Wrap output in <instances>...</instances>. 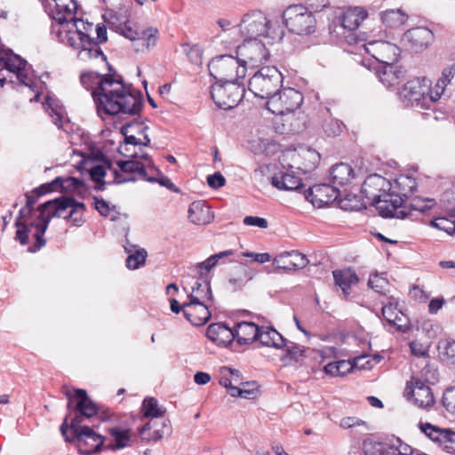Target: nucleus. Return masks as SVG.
Segmentation results:
<instances>
[{"label":"nucleus","instance_id":"nucleus-1","mask_svg":"<svg viewBox=\"0 0 455 455\" xmlns=\"http://www.w3.org/2000/svg\"><path fill=\"white\" fill-rule=\"evenodd\" d=\"M92 96L98 115L105 116H134L139 114L142 106L140 95L132 92L121 80L110 76L100 79Z\"/></svg>","mask_w":455,"mask_h":455},{"label":"nucleus","instance_id":"nucleus-2","mask_svg":"<svg viewBox=\"0 0 455 455\" xmlns=\"http://www.w3.org/2000/svg\"><path fill=\"white\" fill-rule=\"evenodd\" d=\"M67 395L69 399H76V409L78 414L70 423L74 438H69L67 435L68 426L66 421L60 427L62 435L67 442L76 439L78 451L82 455H91L100 451L104 443V437L92 427L82 425L84 418L90 419L97 414L96 404L87 396L86 391L84 389L74 390V395L70 392H67Z\"/></svg>","mask_w":455,"mask_h":455},{"label":"nucleus","instance_id":"nucleus-3","mask_svg":"<svg viewBox=\"0 0 455 455\" xmlns=\"http://www.w3.org/2000/svg\"><path fill=\"white\" fill-rule=\"evenodd\" d=\"M362 193L382 217L407 218L408 213L402 206L401 197L395 195L392 183L386 178L378 174L370 175L362 186Z\"/></svg>","mask_w":455,"mask_h":455},{"label":"nucleus","instance_id":"nucleus-4","mask_svg":"<svg viewBox=\"0 0 455 455\" xmlns=\"http://www.w3.org/2000/svg\"><path fill=\"white\" fill-rule=\"evenodd\" d=\"M0 86L9 80L11 83L19 82L26 89L35 92L30 101H38L43 93L44 85L35 81L30 65L8 49L0 47Z\"/></svg>","mask_w":455,"mask_h":455},{"label":"nucleus","instance_id":"nucleus-5","mask_svg":"<svg viewBox=\"0 0 455 455\" xmlns=\"http://www.w3.org/2000/svg\"><path fill=\"white\" fill-rule=\"evenodd\" d=\"M243 40L269 38L272 42L282 41L284 32L277 21H273L261 11H251L242 17L239 24L233 28Z\"/></svg>","mask_w":455,"mask_h":455},{"label":"nucleus","instance_id":"nucleus-6","mask_svg":"<svg viewBox=\"0 0 455 455\" xmlns=\"http://www.w3.org/2000/svg\"><path fill=\"white\" fill-rule=\"evenodd\" d=\"M303 102L302 94L291 87L283 88L272 94L267 100V108L274 115L287 116L285 122L289 123L288 131L291 132H299L304 127V116L300 113L295 117V111L301 106Z\"/></svg>","mask_w":455,"mask_h":455},{"label":"nucleus","instance_id":"nucleus-7","mask_svg":"<svg viewBox=\"0 0 455 455\" xmlns=\"http://www.w3.org/2000/svg\"><path fill=\"white\" fill-rule=\"evenodd\" d=\"M400 100L406 106L415 109H429L440 100L433 82L427 76L411 79L403 85L398 92Z\"/></svg>","mask_w":455,"mask_h":455},{"label":"nucleus","instance_id":"nucleus-8","mask_svg":"<svg viewBox=\"0 0 455 455\" xmlns=\"http://www.w3.org/2000/svg\"><path fill=\"white\" fill-rule=\"evenodd\" d=\"M93 29L92 23L77 17L55 21L52 24V32L57 36L60 42L75 50L80 49L81 45L92 36Z\"/></svg>","mask_w":455,"mask_h":455},{"label":"nucleus","instance_id":"nucleus-9","mask_svg":"<svg viewBox=\"0 0 455 455\" xmlns=\"http://www.w3.org/2000/svg\"><path fill=\"white\" fill-rule=\"evenodd\" d=\"M119 33L130 40L132 50L139 54L151 52L159 40V31L154 27H141L126 22L119 27Z\"/></svg>","mask_w":455,"mask_h":455},{"label":"nucleus","instance_id":"nucleus-10","mask_svg":"<svg viewBox=\"0 0 455 455\" xmlns=\"http://www.w3.org/2000/svg\"><path fill=\"white\" fill-rule=\"evenodd\" d=\"M383 31L379 27L378 29L373 28L371 32L364 33L363 38L360 39L361 41H364L363 48L379 62L393 64L398 60L400 49L395 44L376 39V37H381Z\"/></svg>","mask_w":455,"mask_h":455},{"label":"nucleus","instance_id":"nucleus-11","mask_svg":"<svg viewBox=\"0 0 455 455\" xmlns=\"http://www.w3.org/2000/svg\"><path fill=\"white\" fill-rule=\"evenodd\" d=\"M209 71L216 84L238 83L244 78L246 68L239 59L231 55H221L214 58L208 65Z\"/></svg>","mask_w":455,"mask_h":455},{"label":"nucleus","instance_id":"nucleus-12","mask_svg":"<svg viewBox=\"0 0 455 455\" xmlns=\"http://www.w3.org/2000/svg\"><path fill=\"white\" fill-rule=\"evenodd\" d=\"M283 17L288 30L295 35L307 36L315 31V17L307 7L302 4L287 7Z\"/></svg>","mask_w":455,"mask_h":455},{"label":"nucleus","instance_id":"nucleus-13","mask_svg":"<svg viewBox=\"0 0 455 455\" xmlns=\"http://www.w3.org/2000/svg\"><path fill=\"white\" fill-rule=\"evenodd\" d=\"M282 73L275 67L267 66L260 68L249 80V90L261 99L275 93L282 85Z\"/></svg>","mask_w":455,"mask_h":455},{"label":"nucleus","instance_id":"nucleus-14","mask_svg":"<svg viewBox=\"0 0 455 455\" xmlns=\"http://www.w3.org/2000/svg\"><path fill=\"white\" fill-rule=\"evenodd\" d=\"M280 162L283 168L299 170L304 173L313 171L320 162V155L313 148L299 147L282 153Z\"/></svg>","mask_w":455,"mask_h":455},{"label":"nucleus","instance_id":"nucleus-15","mask_svg":"<svg viewBox=\"0 0 455 455\" xmlns=\"http://www.w3.org/2000/svg\"><path fill=\"white\" fill-rule=\"evenodd\" d=\"M128 157L132 159L127 161H118L116 163L118 170H113L115 175L114 180L116 183H124L134 180L132 178L124 177L122 173L133 174L138 173L142 179L152 181L148 178L147 169H155V165L147 154H139L138 152H131Z\"/></svg>","mask_w":455,"mask_h":455},{"label":"nucleus","instance_id":"nucleus-16","mask_svg":"<svg viewBox=\"0 0 455 455\" xmlns=\"http://www.w3.org/2000/svg\"><path fill=\"white\" fill-rule=\"evenodd\" d=\"M67 198L68 197H63L61 199L48 201L38 207V220L36 221L35 223H30V225L32 227H35L36 229V232L35 233L34 236L36 240V245L38 247L44 245L45 242L42 238V236L45 233L51 219L53 217L63 219L67 218Z\"/></svg>","mask_w":455,"mask_h":455},{"label":"nucleus","instance_id":"nucleus-17","mask_svg":"<svg viewBox=\"0 0 455 455\" xmlns=\"http://www.w3.org/2000/svg\"><path fill=\"white\" fill-rule=\"evenodd\" d=\"M237 53L242 65L246 69L258 68L269 58V52L266 45L258 39L243 40L237 48Z\"/></svg>","mask_w":455,"mask_h":455},{"label":"nucleus","instance_id":"nucleus-18","mask_svg":"<svg viewBox=\"0 0 455 455\" xmlns=\"http://www.w3.org/2000/svg\"><path fill=\"white\" fill-rule=\"evenodd\" d=\"M243 86L239 83L216 84L212 89V98L215 104L223 109H231L242 100Z\"/></svg>","mask_w":455,"mask_h":455},{"label":"nucleus","instance_id":"nucleus-19","mask_svg":"<svg viewBox=\"0 0 455 455\" xmlns=\"http://www.w3.org/2000/svg\"><path fill=\"white\" fill-rule=\"evenodd\" d=\"M434 40V32L427 27L410 28L402 36V44L416 52L427 49Z\"/></svg>","mask_w":455,"mask_h":455},{"label":"nucleus","instance_id":"nucleus-20","mask_svg":"<svg viewBox=\"0 0 455 455\" xmlns=\"http://www.w3.org/2000/svg\"><path fill=\"white\" fill-rule=\"evenodd\" d=\"M419 427L429 439L438 443L443 450L455 455V431L430 423H419Z\"/></svg>","mask_w":455,"mask_h":455},{"label":"nucleus","instance_id":"nucleus-21","mask_svg":"<svg viewBox=\"0 0 455 455\" xmlns=\"http://www.w3.org/2000/svg\"><path fill=\"white\" fill-rule=\"evenodd\" d=\"M145 130L146 127L139 124L124 125L122 127V133L124 136V141L118 148L120 154L129 156V146H148L150 139L145 132Z\"/></svg>","mask_w":455,"mask_h":455},{"label":"nucleus","instance_id":"nucleus-22","mask_svg":"<svg viewBox=\"0 0 455 455\" xmlns=\"http://www.w3.org/2000/svg\"><path fill=\"white\" fill-rule=\"evenodd\" d=\"M304 195L314 206L320 208L336 200L339 193L333 185L319 184L309 188Z\"/></svg>","mask_w":455,"mask_h":455},{"label":"nucleus","instance_id":"nucleus-23","mask_svg":"<svg viewBox=\"0 0 455 455\" xmlns=\"http://www.w3.org/2000/svg\"><path fill=\"white\" fill-rule=\"evenodd\" d=\"M57 188H60L61 191L65 193L77 196H83L87 190L84 180L74 177L56 178L52 182L42 187L40 189H44L43 193H44L55 190Z\"/></svg>","mask_w":455,"mask_h":455},{"label":"nucleus","instance_id":"nucleus-24","mask_svg":"<svg viewBox=\"0 0 455 455\" xmlns=\"http://www.w3.org/2000/svg\"><path fill=\"white\" fill-rule=\"evenodd\" d=\"M407 396L420 408H429L435 403L434 395L428 385H417L410 381L405 389Z\"/></svg>","mask_w":455,"mask_h":455},{"label":"nucleus","instance_id":"nucleus-25","mask_svg":"<svg viewBox=\"0 0 455 455\" xmlns=\"http://www.w3.org/2000/svg\"><path fill=\"white\" fill-rule=\"evenodd\" d=\"M308 262L307 256L298 251H283L273 259V264L277 268L285 270L304 268Z\"/></svg>","mask_w":455,"mask_h":455},{"label":"nucleus","instance_id":"nucleus-26","mask_svg":"<svg viewBox=\"0 0 455 455\" xmlns=\"http://www.w3.org/2000/svg\"><path fill=\"white\" fill-rule=\"evenodd\" d=\"M212 314L205 303L196 301L185 302V318L194 326H202L209 322Z\"/></svg>","mask_w":455,"mask_h":455},{"label":"nucleus","instance_id":"nucleus-27","mask_svg":"<svg viewBox=\"0 0 455 455\" xmlns=\"http://www.w3.org/2000/svg\"><path fill=\"white\" fill-rule=\"evenodd\" d=\"M367 17L368 12L364 7L355 6L344 10L339 17V21L344 29L353 32Z\"/></svg>","mask_w":455,"mask_h":455},{"label":"nucleus","instance_id":"nucleus-28","mask_svg":"<svg viewBox=\"0 0 455 455\" xmlns=\"http://www.w3.org/2000/svg\"><path fill=\"white\" fill-rule=\"evenodd\" d=\"M188 219L195 225L204 226L210 224L213 220L214 215L205 202L195 201L188 207Z\"/></svg>","mask_w":455,"mask_h":455},{"label":"nucleus","instance_id":"nucleus-29","mask_svg":"<svg viewBox=\"0 0 455 455\" xmlns=\"http://www.w3.org/2000/svg\"><path fill=\"white\" fill-rule=\"evenodd\" d=\"M286 169V171H279L272 176V186L279 190L283 191L299 190L303 187L301 179L291 173L289 172L290 169Z\"/></svg>","mask_w":455,"mask_h":455},{"label":"nucleus","instance_id":"nucleus-30","mask_svg":"<svg viewBox=\"0 0 455 455\" xmlns=\"http://www.w3.org/2000/svg\"><path fill=\"white\" fill-rule=\"evenodd\" d=\"M168 420L163 418L150 419L140 429V434L142 439L157 441L164 435L170 433Z\"/></svg>","mask_w":455,"mask_h":455},{"label":"nucleus","instance_id":"nucleus-31","mask_svg":"<svg viewBox=\"0 0 455 455\" xmlns=\"http://www.w3.org/2000/svg\"><path fill=\"white\" fill-rule=\"evenodd\" d=\"M207 338L218 346H228L235 339L232 329L223 323H212L206 330Z\"/></svg>","mask_w":455,"mask_h":455},{"label":"nucleus","instance_id":"nucleus-32","mask_svg":"<svg viewBox=\"0 0 455 455\" xmlns=\"http://www.w3.org/2000/svg\"><path fill=\"white\" fill-rule=\"evenodd\" d=\"M383 317L397 330L404 331L408 328V320L405 315L397 308V303L392 298V301L384 304L382 307Z\"/></svg>","mask_w":455,"mask_h":455},{"label":"nucleus","instance_id":"nucleus-33","mask_svg":"<svg viewBox=\"0 0 455 455\" xmlns=\"http://www.w3.org/2000/svg\"><path fill=\"white\" fill-rule=\"evenodd\" d=\"M256 272L244 263H239L234 267L229 274L228 283L236 289L243 288L249 281L252 280Z\"/></svg>","mask_w":455,"mask_h":455},{"label":"nucleus","instance_id":"nucleus-34","mask_svg":"<svg viewBox=\"0 0 455 455\" xmlns=\"http://www.w3.org/2000/svg\"><path fill=\"white\" fill-rule=\"evenodd\" d=\"M259 327L251 322H241L235 325V339L240 345H248L257 340Z\"/></svg>","mask_w":455,"mask_h":455},{"label":"nucleus","instance_id":"nucleus-35","mask_svg":"<svg viewBox=\"0 0 455 455\" xmlns=\"http://www.w3.org/2000/svg\"><path fill=\"white\" fill-rule=\"evenodd\" d=\"M43 107L52 116L54 124L59 128H61L68 121L64 108L53 96L47 94L43 102Z\"/></svg>","mask_w":455,"mask_h":455},{"label":"nucleus","instance_id":"nucleus-36","mask_svg":"<svg viewBox=\"0 0 455 455\" xmlns=\"http://www.w3.org/2000/svg\"><path fill=\"white\" fill-rule=\"evenodd\" d=\"M257 340L263 346L283 349L285 346V339L272 327H259Z\"/></svg>","mask_w":455,"mask_h":455},{"label":"nucleus","instance_id":"nucleus-37","mask_svg":"<svg viewBox=\"0 0 455 455\" xmlns=\"http://www.w3.org/2000/svg\"><path fill=\"white\" fill-rule=\"evenodd\" d=\"M76 50L78 51L77 58L81 61L90 62L99 59L103 61L106 60L104 53L92 36L88 41H85V43L81 45L80 49Z\"/></svg>","mask_w":455,"mask_h":455},{"label":"nucleus","instance_id":"nucleus-38","mask_svg":"<svg viewBox=\"0 0 455 455\" xmlns=\"http://www.w3.org/2000/svg\"><path fill=\"white\" fill-rule=\"evenodd\" d=\"M392 185L394 187L395 195L401 197L402 206L404 207L405 212L409 215L410 212L407 211V205L403 204V202L405 197L414 192L417 186L415 179L408 175H401Z\"/></svg>","mask_w":455,"mask_h":455},{"label":"nucleus","instance_id":"nucleus-39","mask_svg":"<svg viewBox=\"0 0 455 455\" xmlns=\"http://www.w3.org/2000/svg\"><path fill=\"white\" fill-rule=\"evenodd\" d=\"M56 9L53 12V22L76 17L78 5L76 0H53Z\"/></svg>","mask_w":455,"mask_h":455},{"label":"nucleus","instance_id":"nucleus-40","mask_svg":"<svg viewBox=\"0 0 455 455\" xmlns=\"http://www.w3.org/2000/svg\"><path fill=\"white\" fill-rule=\"evenodd\" d=\"M379 81L387 87H392L400 83L404 77V70L392 64H385L378 73Z\"/></svg>","mask_w":455,"mask_h":455},{"label":"nucleus","instance_id":"nucleus-41","mask_svg":"<svg viewBox=\"0 0 455 455\" xmlns=\"http://www.w3.org/2000/svg\"><path fill=\"white\" fill-rule=\"evenodd\" d=\"M382 23L388 28H398L408 20V14L400 8L387 9L379 14Z\"/></svg>","mask_w":455,"mask_h":455},{"label":"nucleus","instance_id":"nucleus-42","mask_svg":"<svg viewBox=\"0 0 455 455\" xmlns=\"http://www.w3.org/2000/svg\"><path fill=\"white\" fill-rule=\"evenodd\" d=\"M354 177V170L347 164H336L331 171V178L334 187L347 185Z\"/></svg>","mask_w":455,"mask_h":455},{"label":"nucleus","instance_id":"nucleus-43","mask_svg":"<svg viewBox=\"0 0 455 455\" xmlns=\"http://www.w3.org/2000/svg\"><path fill=\"white\" fill-rule=\"evenodd\" d=\"M438 371L434 364L427 363L411 379V383L417 385H435L438 381Z\"/></svg>","mask_w":455,"mask_h":455},{"label":"nucleus","instance_id":"nucleus-44","mask_svg":"<svg viewBox=\"0 0 455 455\" xmlns=\"http://www.w3.org/2000/svg\"><path fill=\"white\" fill-rule=\"evenodd\" d=\"M124 249L128 253L126 266L130 269H138L145 264L147 251L144 249H138L135 245H125Z\"/></svg>","mask_w":455,"mask_h":455},{"label":"nucleus","instance_id":"nucleus-45","mask_svg":"<svg viewBox=\"0 0 455 455\" xmlns=\"http://www.w3.org/2000/svg\"><path fill=\"white\" fill-rule=\"evenodd\" d=\"M333 277L336 284L341 288L345 295H348V289L358 282L355 273L351 269L333 271Z\"/></svg>","mask_w":455,"mask_h":455},{"label":"nucleus","instance_id":"nucleus-46","mask_svg":"<svg viewBox=\"0 0 455 455\" xmlns=\"http://www.w3.org/2000/svg\"><path fill=\"white\" fill-rule=\"evenodd\" d=\"M67 212L66 219H69V220L76 227H80L84 222V205L83 203L75 202L71 198L66 199Z\"/></svg>","mask_w":455,"mask_h":455},{"label":"nucleus","instance_id":"nucleus-47","mask_svg":"<svg viewBox=\"0 0 455 455\" xmlns=\"http://www.w3.org/2000/svg\"><path fill=\"white\" fill-rule=\"evenodd\" d=\"M141 411L144 418L155 419L163 418L166 410L163 406L159 405L158 401L156 398L147 397L142 403Z\"/></svg>","mask_w":455,"mask_h":455},{"label":"nucleus","instance_id":"nucleus-48","mask_svg":"<svg viewBox=\"0 0 455 455\" xmlns=\"http://www.w3.org/2000/svg\"><path fill=\"white\" fill-rule=\"evenodd\" d=\"M354 369L352 362L349 360H339L327 363L323 371L331 377H342L349 373Z\"/></svg>","mask_w":455,"mask_h":455},{"label":"nucleus","instance_id":"nucleus-49","mask_svg":"<svg viewBox=\"0 0 455 455\" xmlns=\"http://www.w3.org/2000/svg\"><path fill=\"white\" fill-rule=\"evenodd\" d=\"M282 350L285 352L281 356L282 360L290 358L295 362H300L306 357L308 348L285 339V346Z\"/></svg>","mask_w":455,"mask_h":455},{"label":"nucleus","instance_id":"nucleus-50","mask_svg":"<svg viewBox=\"0 0 455 455\" xmlns=\"http://www.w3.org/2000/svg\"><path fill=\"white\" fill-rule=\"evenodd\" d=\"M188 300L201 303H207L212 299V292L209 283L196 282L188 296Z\"/></svg>","mask_w":455,"mask_h":455},{"label":"nucleus","instance_id":"nucleus-51","mask_svg":"<svg viewBox=\"0 0 455 455\" xmlns=\"http://www.w3.org/2000/svg\"><path fill=\"white\" fill-rule=\"evenodd\" d=\"M455 76V63L445 67L440 77L437 79L435 84H433L435 92H438V96L441 98L445 92L446 87L451 82Z\"/></svg>","mask_w":455,"mask_h":455},{"label":"nucleus","instance_id":"nucleus-52","mask_svg":"<svg viewBox=\"0 0 455 455\" xmlns=\"http://www.w3.org/2000/svg\"><path fill=\"white\" fill-rule=\"evenodd\" d=\"M110 434L113 437L114 443L108 444L107 446L108 449L119 450L130 445L131 434L129 430L112 428Z\"/></svg>","mask_w":455,"mask_h":455},{"label":"nucleus","instance_id":"nucleus-53","mask_svg":"<svg viewBox=\"0 0 455 455\" xmlns=\"http://www.w3.org/2000/svg\"><path fill=\"white\" fill-rule=\"evenodd\" d=\"M233 254L234 251L232 250H228L210 256L204 261L197 264L196 267L198 272L201 275H206L218 264L220 259L232 256Z\"/></svg>","mask_w":455,"mask_h":455},{"label":"nucleus","instance_id":"nucleus-54","mask_svg":"<svg viewBox=\"0 0 455 455\" xmlns=\"http://www.w3.org/2000/svg\"><path fill=\"white\" fill-rule=\"evenodd\" d=\"M440 359L447 363H455V340H441L437 346Z\"/></svg>","mask_w":455,"mask_h":455},{"label":"nucleus","instance_id":"nucleus-55","mask_svg":"<svg viewBox=\"0 0 455 455\" xmlns=\"http://www.w3.org/2000/svg\"><path fill=\"white\" fill-rule=\"evenodd\" d=\"M259 393L258 386L256 383H243L242 387H232L231 389V396L233 397H242L245 399H252Z\"/></svg>","mask_w":455,"mask_h":455},{"label":"nucleus","instance_id":"nucleus-56","mask_svg":"<svg viewBox=\"0 0 455 455\" xmlns=\"http://www.w3.org/2000/svg\"><path fill=\"white\" fill-rule=\"evenodd\" d=\"M435 205V201L433 198H423V197H414L410 204V210L407 208V211L411 212V211H417L419 212H427L432 209ZM411 213L409 214V216Z\"/></svg>","mask_w":455,"mask_h":455},{"label":"nucleus","instance_id":"nucleus-57","mask_svg":"<svg viewBox=\"0 0 455 455\" xmlns=\"http://www.w3.org/2000/svg\"><path fill=\"white\" fill-rule=\"evenodd\" d=\"M94 207L100 215L115 220L117 218V212L114 207H110L108 203L104 199L94 198Z\"/></svg>","mask_w":455,"mask_h":455},{"label":"nucleus","instance_id":"nucleus-58","mask_svg":"<svg viewBox=\"0 0 455 455\" xmlns=\"http://www.w3.org/2000/svg\"><path fill=\"white\" fill-rule=\"evenodd\" d=\"M363 455H387L385 445L381 443L367 439L363 443Z\"/></svg>","mask_w":455,"mask_h":455},{"label":"nucleus","instance_id":"nucleus-59","mask_svg":"<svg viewBox=\"0 0 455 455\" xmlns=\"http://www.w3.org/2000/svg\"><path fill=\"white\" fill-rule=\"evenodd\" d=\"M381 355H376L371 359L368 355L359 356L355 358L352 364L356 369H371L374 364L380 362Z\"/></svg>","mask_w":455,"mask_h":455},{"label":"nucleus","instance_id":"nucleus-60","mask_svg":"<svg viewBox=\"0 0 455 455\" xmlns=\"http://www.w3.org/2000/svg\"><path fill=\"white\" fill-rule=\"evenodd\" d=\"M28 218L20 219V216L18 217L15 222V226L17 228L16 232V240H18L21 244H26L28 239V228L27 226Z\"/></svg>","mask_w":455,"mask_h":455},{"label":"nucleus","instance_id":"nucleus-61","mask_svg":"<svg viewBox=\"0 0 455 455\" xmlns=\"http://www.w3.org/2000/svg\"><path fill=\"white\" fill-rule=\"evenodd\" d=\"M369 285L378 292H384L388 286L387 279L383 275L375 274L370 276Z\"/></svg>","mask_w":455,"mask_h":455},{"label":"nucleus","instance_id":"nucleus-62","mask_svg":"<svg viewBox=\"0 0 455 455\" xmlns=\"http://www.w3.org/2000/svg\"><path fill=\"white\" fill-rule=\"evenodd\" d=\"M431 226L449 235L455 233V222L447 218H437L431 221Z\"/></svg>","mask_w":455,"mask_h":455},{"label":"nucleus","instance_id":"nucleus-63","mask_svg":"<svg viewBox=\"0 0 455 455\" xmlns=\"http://www.w3.org/2000/svg\"><path fill=\"white\" fill-rule=\"evenodd\" d=\"M442 403L447 411L455 415V387L446 389L443 393Z\"/></svg>","mask_w":455,"mask_h":455},{"label":"nucleus","instance_id":"nucleus-64","mask_svg":"<svg viewBox=\"0 0 455 455\" xmlns=\"http://www.w3.org/2000/svg\"><path fill=\"white\" fill-rule=\"evenodd\" d=\"M220 385L226 387L228 390L229 395H231V389L232 387H236V386L233 385L231 379L229 377V374L232 373V369L229 367H222L220 371Z\"/></svg>","mask_w":455,"mask_h":455}]
</instances>
